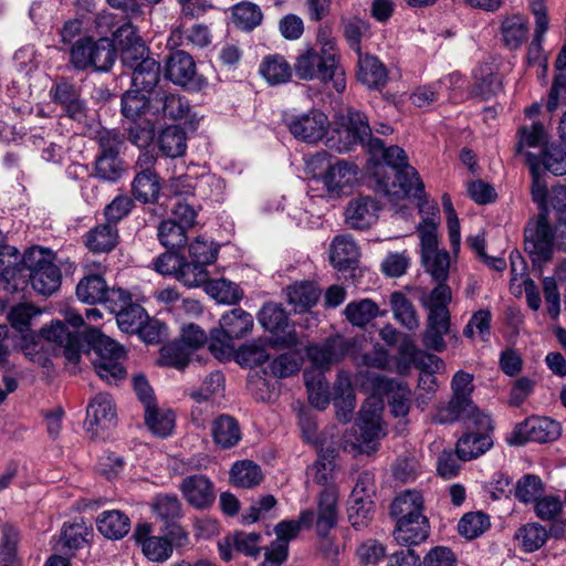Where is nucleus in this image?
Instances as JSON below:
<instances>
[{"label":"nucleus","instance_id":"1","mask_svg":"<svg viewBox=\"0 0 566 566\" xmlns=\"http://www.w3.org/2000/svg\"><path fill=\"white\" fill-rule=\"evenodd\" d=\"M342 130L339 132L338 153H347L355 145L365 144L368 151L375 156L380 154L384 163L394 172V179L381 176L382 166L377 167L374 175L377 178V189L391 201H397L408 196L421 198L424 186L417 170L408 164L406 151L398 146L385 147L379 138H373L371 130L365 114L354 108H348L343 117Z\"/></svg>","mask_w":566,"mask_h":566},{"label":"nucleus","instance_id":"2","mask_svg":"<svg viewBox=\"0 0 566 566\" xmlns=\"http://www.w3.org/2000/svg\"><path fill=\"white\" fill-rule=\"evenodd\" d=\"M375 396L369 397L361 406L356 421L357 437L354 447L360 452L373 454L378 449V441L386 436L382 423L384 401L386 396L395 417H405L410 409L411 390L406 382L396 381L384 376L371 378Z\"/></svg>","mask_w":566,"mask_h":566},{"label":"nucleus","instance_id":"3","mask_svg":"<svg viewBox=\"0 0 566 566\" xmlns=\"http://www.w3.org/2000/svg\"><path fill=\"white\" fill-rule=\"evenodd\" d=\"M317 41L319 49L308 46L300 51L293 65L295 75L303 81L319 80L332 83L337 93H343L346 88V76L339 62L336 42L323 33L318 34Z\"/></svg>","mask_w":566,"mask_h":566},{"label":"nucleus","instance_id":"4","mask_svg":"<svg viewBox=\"0 0 566 566\" xmlns=\"http://www.w3.org/2000/svg\"><path fill=\"white\" fill-rule=\"evenodd\" d=\"M422 222L418 224L417 232L420 238L421 263L426 272L436 282H447L450 270V254L439 249L437 227L439 223V209L436 205L423 201L419 205Z\"/></svg>","mask_w":566,"mask_h":566},{"label":"nucleus","instance_id":"5","mask_svg":"<svg viewBox=\"0 0 566 566\" xmlns=\"http://www.w3.org/2000/svg\"><path fill=\"white\" fill-rule=\"evenodd\" d=\"M474 377L464 370H458L451 380V399L441 405L438 409L434 420L438 423L447 424L459 421L462 418L475 417L480 428L489 427V415L481 411L472 400L474 390Z\"/></svg>","mask_w":566,"mask_h":566},{"label":"nucleus","instance_id":"6","mask_svg":"<svg viewBox=\"0 0 566 566\" xmlns=\"http://www.w3.org/2000/svg\"><path fill=\"white\" fill-rule=\"evenodd\" d=\"M70 63L77 71L93 67L96 71H108L116 61L114 42L107 36L94 40L87 35L80 38L69 49Z\"/></svg>","mask_w":566,"mask_h":566},{"label":"nucleus","instance_id":"7","mask_svg":"<svg viewBox=\"0 0 566 566\" xmlns=\"http://www.w3.org/2000/svg\"><path fill=\"white\" fill-rule=\"evenodd\" d=\"M25 280L39 294L51 295L61 284L60 269L52 262L51 254L33 247L24 253Z\"/></svg>","mask_w":566,"mask_h":566},{"label":"nucleus","instance_id":"8","mask_svg":"<svg viewBox=\"0 0 566 566\" xmlns=\"http://www.w3.org/2000/svg\"><path fill=\"white\" fill-rule=\"evenodd\" d=\"M95 344L94 352L96 357L93 365L96 374L109 385H117L126 378V369L122 360L125 358L123 347L112 338L99 333L98 329L92 331Z\"/></svg>","mask_w":566,"mask_h":566},{"label":"nucleus","instance_id":"9","mask_svg":"<svg viewBox=\"0 0 566 566\" xmlns=\"http://www.w3.org/2000/svg\"><path fill=\"white\" fill-rule=\"evenodd\" d=\"M220 329H216L211 334L209 348L212 353L230 349L231 342L239 339L252 332L254 326L253 317L250 313L238 307L223 314L219 322Z\"/></svg>","mask_w":566,"mask_h":566},{"label":"nucleus","instance_id":"10","mask_svg":"<svg viewBox=\"0 0 566 566\" xmlns=\"http://www.w3.org/2000/svg\"><path fill=\"white\" fill-rule=\"evenodd\" d=\"M556 248L555 229L548 221L547 213H539L533 226L525 229V251L534 263L547 262Z\"/></svg>","mask_w":566,"mask_h":566},{"label":"nucleus","instance_id":"11","mask_svg":"<svg viewBox=\"0 0 566 566\" xmlns=\"http://www.w3.org/2000/svg\"><path fill=\"white\" fill-rule=\"evenodd\" d=\"M562 434L558 421L548 417H530L517 423L507 438L511 446H523L527 441L539 443L555 441Z\"/></svg>","mask_w":566,"mask_h":566},{"label":"nucleus","instance_id":"12","mask_svg":"<svg viewBox=\"0 0 566 566\" xmlns=\"http://www.w3.org/2000/svg\"><path fill=\"white\" fill-rule=\"evenodd\" d=\"M290 133L298 140L313 144L321 140L329 126L327 116L318 109L294 115L285 119Z\"/></svg>","mask_w":566,"mask_h":566},{"label":"nucleus","instance_id":"13","mask_svg":"<svg viewBox=\"0 0 566 566\" xmlns=\"http://www.w3.org/2000/svg\"><path fill=\"white\" fill-rule=\"evenodd\" d=\"M475 417L462 418L469 429H474L475 432L465 433L458 440L457 455L464 461L475 459L485 453L492 446V439L489 432L492 430V421L489 417V427L483 429L478 426Z\"/></svg>","mask_w":566,"mask_h":566},{"label":"nucleus","instance_id":"14","mask_svg":"<svg viewBox=\"0 0 566 566\" xmlns=\"http://www.w3.org/2000/svg\"><path fill=\"white\" fill-rule=\"evenodd\" d=\"M339 518L338 491L337 488H324L317 496V510L314 513L316 534L319 537H327L336 527Z\"/></svg>","mask_w":566,"mask_h":566},{"label":"nucleus","instance_id":"15","mask_svg":"<svg viewBox=\"0 0 566 566\" xmlns=\"http://www.w3.org/2000/svg\"><path fill=\"white\" fill-rule=\"evenodd\" d=\"M170 188L176 196L192 195L201 199H209L220 195L223 182L213 175H205L198 179L179 176L170 180Z\"/></svg>","mask_w":566,"mask_h":566},{"label":"nucleus","instance_id":"16","mask_svg":"<svg viewBox=\"0 0 566 566\" xmlns=\"http://www.w3.org/2000/svg\"><path fill=\"white\" fill-rule=\"evenodd\" d=\"M179 491L186 502L197 509H209L216 500V491L212 481L203 474L188 475L180 482Z\"/></svg>","mask_w":566,"mask_h":566},{"label":"nucleus","instance_id":"17","mask_svg":"<svg viewBox=\"0 0 566 566\" xmlns=\"http://www.w3.org/2000/svg\"><path fill=\"white\" fill-rule=\"evenodd\" d=\"M117 416L114 402L109 395L98 394L88 403L85 426L87 431L98 434L99 431L113 428Z\"/></svg>","mask_w":566,"mask_h":566},{"label":"nucleus","instance_id":"18","mask_svg":"<svg viewBox=\"0 0 566 566\" xmlns=\"http://www.w3.org/2000/svg\"><path fill=\"white\" fill-rule=\"evenodd\" d=\"M356 165L343 159H336L333 166L322 174V182L331 197L346 193L357 180Z\"/></svg>","mask_w":566,"mask_h":566},{"label":"nucleus","instance_id":"19","mask_svg":"<svg viewBox=\"0 0 566 566\" xmlns=\"http://www.w3.org/2000/svg\"><path fill=\"white\" fill-rule=\"evenodd\" d=\"M148 53L136 54L132 63H122L132 73V86L145 93H150L157 85L160 73L159 64Z\"/></svg>","mask_w":566,"mask_h":566},{"label":"nucleus","instance_id":"20","mask_svg":"<svg viewBox=\"0 0 566 566\" xmlns=\"http://www.w3.org/2000/svg\"><path fill=\"white\" fill-rule=\"evenodd\" d=\"M151 526L148 523L138 524L134 532L137 544L142 547L143 554L151 562H166L172 554V543L164 536H154Z\"/></svg>","mask_w":566,"mask_h":566},{"label":"nucleus","instance_id":"21","mask_svg":"<svg viewBox=\"0 0 566 566\" xmlns=\"http://www.w3.org/2000/svg\"><path fill=\"white\" fill-rule=\"evenodd\" d=\"M357 80L369 90L381 91L388 83V70L376 56L368 53L358 54Z\"/></svg>","mask_w":566,"mask_h":566},{"label":"nucleus","instance_id":"22","mask_svg":"<svg viewBox=\"0 0 566 566\" xmlns=\"http://www.w3.org/2000/svg\"><path fill=\"white\" fill-rule=\"evenodd\" d=\"M114 42L120 51L122 63H132L136 54H146L148 48L130 21H125L113 31Z\"/></svg>","mask_w":566,"mask_h":566},{"label":"nucleus","instance_id":"23","mask_svg":"<svg viewBox=\"0 0 566 566\" xmlns=\"http://www.w3.org/2000/svg\"><path fill=\"white\" fill-rule=\"evenodd\" d=\"M500 35L503 45L511 50L520 49L528 39V18L522 13H510L501 19Z\"/></svg>","mask_w":566,"mask_h":566},{"label":"nucleus","instance_id":"24","mask_svg":"<svg viewBox=\"0 0 566 566\" xmlns=\"http://www.w3.org/2000/svg\"><path fill=\"white\" fill-rule=\"evenodd\" d=\"M166 76L172 83L187 86L196 84L197 70L192 56L178 50L172 52L166 61Z\"/></svg>","mask_w":566,"mask_h":566},{"label":"nucleus","instance_id":"25","mask_svg":"<svg viewBox=\"0 0 566 566\" xmlns=\"http://www.w3.org/2000/svg\"><path fill=\"white\" fill-rule=\"evenodd\" d=\"M118 242V228L107 222L96 224L83 235L84 245L94 254L109 253Z\"/></svg>","mask_w":566,"mask_h":566},{"label":"nucleus","instance_id":"26","mask_svg":"<svg viewBox=\"0 0 566 566\" xmlns=\"http://www.w3.org/2000/svg\"><path fill=\"white\" fill-rule=\"evenodd\" d=\"M25 265L24 254L21 256L20 252L11 245H0V279L7 284L12 282L14 290L19 289L20 284L25 283Z\"/></svg>","mask_w":566,"mask_h":566},{"label":"nucleus","instance_id":"27","mask_svg":"<svg viewBox=\"0 0 566 566\" xmlns=\"http://www.w3.org/2000/svg\"><path fill=\"white\" fill-rule=\"evenodd\" d=\"M380 207L370 197H360L352 200L346 208V223L353 229H366L378 218Z\"/></svg>","mask_w":566,"mask_h":566},{"label":"nucleus","instance_id":"28","mask_svg":"<svg viewBox=\"0 0 566 566\" xmlns=\"http://www.w3.org/2000/svg\"><path fill=\"white\" fill-rule=\"evenodd\" d=\"M189 112L190 105L184 96L163 90L155 92L153 114L177 120L185 118Z\"/></svg>","mask_w":566,"mask_h":566},{"label":"nucleus","instance_id":"29","mask_svg":"<svg viewBox=\"0 0 566 566\" xmlns=\"http://www.w3.org/2000/svg\"><path fill=\"white\" fill-rule=\"evenodd\" d=\"M429 521L427 517L399 520L394 531L395 541L402 546L419 545L429 536Z\"/></svg>","mask_w":566,"mask_h":566},{"label":"nucleus","instance_id":"30","mask_svg":"<svg viewBox=\"0 0 566 566\" xmlns=\"http://www.w3.org/2000/svg\"><path fill=\"white\" fill-rule=\"evenodd\" d=\"M359 259V249L349 235L336 237L329 248V260L338 271L354 269Z\"/></svg>","mask_w":566,"mask_h":566},{"label":"nucleus","instance_id":"31","mask_svg":"<svg viewBox=\"0 0 566 566\" xmlns=\"http://www.w3.org/2000/svg\"><path fill=\"white\" fill-rule=\"evenodd\" d=\"M211 436L216 446L223 450L235 447L242 438L238 420L229 415H220L212 421Z\"/></svg>","mask_w":566,"mask_h":566},{"label":"nucleus","instance_id":"32","mask_svg":"<svg viewBox=\"0 0 566 566\" xmlns=\"http://www.w3.org/2000/svg\"><path fill=\"white\" fill-rule=\"evenodd\" d=\"M96 526L104 537L109 539H120L128 534L130 530V520L122 511H104L97 516Z\"/></svg>","mask_w":566,"mask_h":566},{"label":"nucleus","instance_id":"33","mask_svg":"<svg viewBox=\"0 0 566 566\" xmlns=\"http://www.w3.org/2000/svg\"><path fill=\"white\" fill-rule=\"evenodd\" d=\"M321 295V290L311 281L295 282L286 287L289 304L297 313L313 307Z\"/></svg>","mask_w":566,"mask_h":566},{"label":"nucleus","instance_id":"34","mask_svg":"<svg viewBox=\"0 0 566 566\" xmlns=\"http://www.w3.org/2000/svg\"><path fill=\"white\" fill-rule=\"evenodd\" d=\"M336 450L334 448H321L315 462L308 467L307 474L313 481L325 488H336L333 485L335 472Z\"/></svg>","mask_w":566,"mask_h":566},{"label":"nucleus","instance_id":"35","mask_svg":"<svg viewBox=\"0 0 566 566\" xmlns=\"http://www.w3.org/2000/svg\"><path fill=\"white\" fill-rule=\"evenodd\" d=\"M390 514L397 520L426 517L423 515V497L418 491H406L395 497Z\"/></svg>","mask_w":566,"mask_h":566},{"label":"nucleus","instance_id":"36","mask_svg":"<svg viewBox=\"0 0 566 566\" xmlns=\"http://www.w3.org/2000/svg\"><path fill=\"white\" fill-rule=\"evenodd\" d=\"M451 331V317L428 316L421 340L426 348L438 353L447 348L444 336Z\"/></svg>","mask_w":566,"mask_h":566},{"label":"nucleus","instance_id":"37","mask_svg":"<svg viewBox=\"0 0 566 566\" xmlns=\"http://www.w3.org/2000/svg\"><path fill=\"white\" fill-rule=\"evenodd\" d=\"M333 402L337 409V418L348 422L355 408V395L347 375H339L334 384Z\"/></svg>","mask_w":566,"mask_h":566},{"label":"nucleus","instance_id":"38","mask_svg":"<svg viewBox=\"0 0 566 566\" xmlns=\"http://www.w3.org/2000/svg\"><path fill=\"white\" fill-rule=\"evenodd\" d=\"M41 335L44 339L64 347L67 359L74 361L78 359V337L71 333L64 323L57 321L48 327H43Z\"/></svg>","mask_w":566,"mask_h":566},{"label":"nucleus","instance_id":"39","mask_svg":"<svg viewBox=\"0 0 566 566\" xmlns=\"http://www.w3.org/2000/svg\"><path fill=\"white\" fill-rule=\"evenodd\" d=\"M94 0H78L76 2V15L66 21L60 30L61 42L72 45L75 39L83 32H88V20L86 13L92 11Z\"/></svg>","mask_w":566,"mask_h":566},{"label":"nucleus","instance_id":"40","mask_svg":"<svg viewBox=\"0 0 566 566\" xmlns=\"http://www.w3.org/2000/svg\"><path fill=\"white\" fill-rule=\"evenodd\" d=\"M452 300V292L446 282H438L431 292L422 297V305L428 311V316L451 317L449 304Z\"/></svg>","mask_w":566,"mask_h":566},{"label":"nucleus","instance_id":"41","mask_svg":"<svg viewBox=\"0 0 566 566\" xmlns=\"http://www.w3.org/2000/svg\"><path fill=\"white\" fill-rule=\"evenodd\" d=\"M304 380L311 405L319 410L326 409L331 398L329 387L323 373L318 370H305Z\"/></svg>","mask_w":566,"mask_h":566},{"label":"nucleus","instance_id":"42","mask_svg":"<svg viewBox=\"0 0 566 566\" xmlns=\"http://www.w3.org/2000/svg\"><path fill=\"white\" fill-rule=\"evenodd\" d=\"M260 74L271 85L283 84L292 77V67L280 54L268 55L260 64Z\"/></svg>","mask_w":566,"mask_h":566},{"label":"nucleus","instance_id":"43","mask_svg":"<svg viewBox=\"0 0 566 566\" xmlns=\"http://www.w3.org/2000/svg\"><path fill=\"white\" fill-rule=\"evenodd\" d=\"M525 157L532 175V199L538 206L541 213H547L549 189H547L546 181L542 177L539 158L533 153H526Z\"/></svg>","mask_w":566,"mask_h":566},{"label":"nucleus","instance_id":"44","mask_svg":"<svg viewBox=\"0 0 566 566\" xmlns=\"http://www.w3.org/2000/svg\"><path fill=\"white\" fill-rule=\"evenodd\" d=\"M344 314L346 319L357 327H364L381 315L379 306L370 298L349 302L344 310Z\"/></svg>","mask_w":566,"mask_h":566},{"label":"nucleus","instance_id":"45","mask_svg":"<svg viewBox=\"0 0 566 566\" xmlns=\"http://www.w3.org/2000/svg\"><path fill=\"white\" fill-rule=\"evenodd\" d=\"M154 97L147 96L144 91L133 87L122 97V114L132 122H137L146 111L153 112Z\"/></svg>","mask_w":566,"mask_h":566},{"label":"nucleus","instance_id":"46","mask_svg":"<svg viewBox=\"0 0 566 566\" xmlns=\"http://www.w3.org/2000/svg\"><path fill=\"white\" fill-rule=\"evenodd\" d=\"M390 308L395 319L408 331L419 326V318L413 304L402 292H394L389 298Z\"/></svg>","mask_w":566,"mask_h":566},{"label":"nucleus","instance_id":"47","mask_svg":"<svg viewBox=\"0 0 566 566\" xmlns=\"http://www.w3.org/2000/svg\"><path fill=\"white\" fill-rule=\"evenodd\" d=\"M159 148L167 157L182 156L187 150V136L184 128L176 125L166 127L159 135Z\"/></svg>","mask_w":566,"mask_h":566},{"label":"nucleus","instance_id":"48","mask_svg":"<svg viewBox=\"0 0 566 566\" xmlns=\"http://www.w3.org/2000/svg\"><path fill=\"white\" fill-rule=\"evenodd\" d=\"M132 192L136 200L150 203L158 199L160 185L155 172H137L132 181Z\"/></svg>","mask_w":566,"mask_h":566},{"label":"nucleus","instance_id":"49","mask_svg":"<svg viewBox=\"0 0 566 566\" xmlns=\"http://www.w3.org/2000/svg\"><path fill=\"white\" fill-rule=\"evenodd\" d=\"M517 144L515 147L516 154H526L524 151L526 147H539L543 148L548 145V134L543 123L533 122L531 125H524L517 130Z\"/></svg>","mask_w":566,"mask_h":566},{"label":"nucleus","instance_id":"50","mask_svg":"<svg viewBox=\"0 0 566 566\" xmlns=\"http://www.w3.org/2000/svg\"><path fill=\"white\" fill-rule=\"evenodd\" d=\"M313 523L314 512L312 510H303L300 512L297 520H284L275 525V541H284L289 545L290 541L298 536L303 527L310 528L313 526Z\"/></svg>","mask_w":566,"mask_h":566},{"label":"nucleus","instance_id":"51","mask_svg":"<svg viewBox=\"0 0 566 566\" xmlns=\"http://www.w3.org/2000/svg\"><path fill=\"white\" fill-rule=\"evenodd\" d=\"M231 482L240 488L251 489L260 484L263 479L261 469L250 460L235 462L230 471Z\"/></svg>","mask_w":566,"mask_h":566},{"label":"nucleus","instance_id":"52","mask_svg":"<svg viewBox=\"0 0 566 566\" xmlns=\"http://www.w3.org/2000/svg\"><path fill=\"white\" fill-rule=\"evenodd\" d=\"M125 171L124 161L119 155H96L94 176L99 180L116 182Z\"/></svg>","mask_w":566,"mask_h":566},{"label":"nucleus","instance_id":"53","mask_svg":"<svg viewBox=\"0 0 566 566\" xmlns=\"http://www.w3.org/2000/svg\"><path fill=\"white\" fill-rule=\"evenodd\" d=\"M107 284L98 274H90L84 276L76 286V295L78 300L87 304L101 303Z\"/></svg>","mask_w":566,"mask_h":566},{"label":"nucleus","instance_id":"54","mask_svg":"<svg viewBox=\"0 0 566 566\" xmlns=\"http://www.w3.org/2000/svg\"><path fill=\"white\" fill-rule=\"evenodd\" d=\"M205 291L217 302L223 304H234L243 296V292L239 285L226 279L209 280Z\"/></svg>","mask_w":566,"mask_h":566},{"label":"nucleus","instance_id":"55","mask_svg":"<svg viewBox=\"0 0 566 566\" xmlns=\"http://www.w3.org/2000/svg\"><path fill=\"white\" fill-rule=\"evenodd\" d=\"M93 536V531L84 522H75L65 525L61 534L63 549L69 552L77 551L87 544Z\"/></svg>","mask_w":566,"mask_h":566},{"label":"nucleus","instance_id":"56","mask_svg":"<svg viewBox=\"0 0 566 566\" xmlns=\"http://www.w3.org/2000/svg\"><path fill=\"white\" fill-rule=\"evenodd\" d=\"M193 353L179 339L166 344L160 349V365L184 369L191 360Z\"/></svg>","mask_w":566,"mask_h":566},{"label":"nucleus","instance_id":"57","mask_svg":"<svg viewBox=\"0 0 566 566\" xmlns=\"http://www.w3.org/2000/svg\"><path fill=\"white\" fill-rule=\"evenodd\" d=\"M145 422L154 434L167 437L172 432L175 415L170 410H160L156 403L145 410Z\"/></svg>","mask_w":566,"mask_h":566},{"label":"nucleus","instance_id":"58","mask_svg":"<svg viewBox=\"0 0 566 566\" xmlns=\"http://www.w3.org/2000/svg\"><path fill=\"white\" fill-rule=\"evenodd\" d=\"M536 156L539 158L541 170L551 171L555 176L566 174V151L559 145L548 144Z\"/></svg>","mask_w":566,"mask_h":566},{"label":"nucleus","instance_id":"59","mask_svg":"<svg viewBox=\"0 0 566 566\" xmlns=\"http://www.w3.org/2000/svg\"><path fill=\"white\" fill-rule=\"evenodd\" d=\"M516 538L525 552L533 553L546 543L548 531L538 523H527L518 528Z\"/></svg>","mask_w":566,"mask_h":566},{"label":"nucleus","instance_id":"60","mask_svg":"<svg viewBox=\"0 0 566 566\" xmlns=\"http://www.w3.org/2000/svg\"><path fill=\"white\" fill-rule=\"evenodd\" d=\"M2 538L0 544V566H21L17 556L19 532L12 525L2 526Z\"/></svg>","mask_w":566,"mask_h":566},{"label":"nucleus","instance_id":"61","mask_svg":"<svg viewBox=\"0 0 566 566\" xmlns=\"http://www.w3.org/2000/svg\"><path fill=\"white\" fill-rule=\"evenodd\" d=\"M261 9L252 2H242L233 7V23L241 30L250 31L262 21Z\"/></svg>","mask_w":566,"mask_h":566},{"label":"nucleus","instance_id":"62","mask_svg":"<svg viewBox=\"0 0 566 566\" xmlns=\"http://www.w3.org/2000/svg\"><path fill=\"white\" fill-rule=\"evenodd\" d=\"M186 230L176 220H164L158 227V239L169 250L182 248L187 242Z\"/></svg>","mask_w":566,"mask_h":566},{"label":"nucleus","instance_id":"63","mask_svg":"<svg viewBox=\"0 0 566 566\" xmlns=\"http://www.w3.org/2000/svg\"><path fill=\"white\" fill-rule=\"evenodd\" d=\"M473 76L475 80V93L483 98H490L501 91L502 81L489 66L485 65L475 69Z\"/></svg>","mask_w":566,"mask_h":566},{"label":"nucleus","instance_id":"64","mask_svg":"<svg viewBox=\"0 0 566 566\" xmlns=\"http://www.w3.org/2000/svg\"><path fill=\"white\" fill-rule=\"evenodd\" d=\"M135 208V201L128 195H117L108 205L103 209L105 222L116 226L127 218Z\"/></svg>","mask_w":566,"mask_h":566}]
</instances>
